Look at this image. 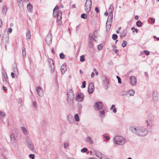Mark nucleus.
Wrapping results in <instances>:
<instances>
[{
	"instance_id": "4",
	"label": "nucleus",
	"mask_w": 159,
	"mask_h": 159,
	"mask_svg": "<svg viewBox=\"0 0 159 159\" xmlns=\"http://www.w3.org/2000/svg\"><path fill=\"white\" fill-rule=\"evenodd\" d=\"M92 2L91 0H86L84 6V9L86 12H89L91 10Z\"/></svg>"
},
{
	"instance_id": "18",
	"label": "nucleus",
	"mask_w": 159,
	"mask_h": 159,
	"mask_svg": "<svg viewBox=\"0 0 159 159\" xmlns=\"http://www.w3.org/2000/svg\"><path fill=\"white\" fill-rule=\"evenodd\" d=\"M110 9H111V11L109 13V16L110 15V16H111V18H112L113 16L112 11V10L113 9V6L112 5H111L110 6Z\"/></svg>"
},
{
	"instance_id": "37",
	"label": "nucleus",
	"mask_w": 159,
	"mask_h": 159,
	"mask_svg": "<svg viewBox=\"0 0 159 159\" xmlns=\"http://www.w3.org/2000/svg\"><path fill=\"white\" fill-rule=\"evenodd\" d=\"M144 53L147 55H148L150 54L149 52L147 50L144 51Z\"/></svg>"
},
{
	"instance_id": "42",
	"label": "nucleus",
	"mask_w": 159,
	"mask_h": 159,
	"mask_svg": "<svg viewBox=\"0 0 159 159\" xmlns=\"http://www.w3.org/2000/svg\"><path fill=\"white\" fill-rule=\"evenodd\" d=\"M17 2L19 6H20V4H21L22 1L21 0H17Z\"/></svg>"
},
{
	"instance_id": "13",
	"label": "nucleus",
	"mask_w": 159,
	"mask_h": 159,
	"mask_svg": "<svg viewBox=\"0 0 159 159\" xmlns=\"http://www.w3.org/2000/svg\"><path fill=\"white\" fill-rule=\"evenodd\" d=\"M95 153L96 156L100 158L103 155L102 153L99 151H96Z\"/></svg>"
},
{
	"instance_id": "57",
	"label": "nucleus",
	"mask_w": 159,
	"mask_h": 159,
	"mask_svg": "<svg viewBox=\"0 0 159 159\" xmlns=\"http://www.w3.org/2000/svg\"><path fill=\"white\" fill-rule=\"evenodd\" d=\"M4 76L5 78H6V77L7 78V75L6 73L5 75H4Z\"/></svg>"
},
{
	"instance_id": "39",
	"label": "nucleus",
	"mask_w": 159,
	"mask_h": 159,
	"mask_svg": "<svg viewBox=\"0 0 159 159\" xmlns=\"http://www.w3.org/2000/svg\"><path fill=\"white\" fill-rule=\"evenodd\" d=\"M131 30H132L134 32V30L136 33H137L138 32V30L137 29H136L134 27H132L131 28Z\"/></svg>"
},
{
	"instance_id": "17",
	"label": "nucleus",
	"mask_w": 159,
	"mask_h": 159,
	"mask_svg": "<svg viewBox=\"0 0 159 159\" xmlns=\"http://www.w3.org/2000/svg\"><path fill=\"white\" fill-rule=\"evenodd\" d=\"M31 38L30 32V31H28L27 32L26 34V39L27 40H30Z\"/></svg>"
},
{
	"instance_id": "45",
	"label": "nucleus",
	"mask_w": 159,
	"mask_h": 159,
	"mask_svg": "<svg viewBox=\"0 0 159 159\" xmlns=\"http://www.w3.org/2000/svg\"><path fill=\"white\" fill-rule=\"evenodd\" d=\"M100 114L102 116V115L104 116L105 114L104 111H100Z\"/></svg>"
},
{
	"instance_id": "21",
	"label": "nucleus",
	"mask_w": 159,
	"mask_h": 159,
	"mask_svg": "<svg viewBox=\"0 0 159 159\" xmlns=\"http://www.w3.org/2000/svg\"><path fill=\"white\" fill-rule=\"evenodd\" d=\"M115 107V105H112L111 106V110H113V112L114 113H116V112L117 111H116V109Z\"/></svg>"
},
{
	"instance_id": "41",
	"label": "nucleus",
	"mask_w": 159,
	"mask_h": 159,
	"mask_svg": "<svg viewBox=\"0 0 159 159\" xmlns=\"http://www.w3.org/2000/svg\"><path fill=\"white\" fill-rule=\"evenodd\" d=\"M85 85H86V81H84L83 82L82 87L83 88H85L86 87Z\"/></svg>"
},
{
	"instance_id": "59",
	"label": "nucleus",
	"mask_w": 159,
	"mask_h": 159,
	"mask_svg": "<svg viewBox=\"0 0 159 159\" xmlns=\"http://www.w3.org/2000/svg\"><path fill=\"white\" fill-rule=\"evenodd\" d=\"M146 122H147V123H148V124H147V126H150V124H149V123H148V120H147V121H146Z\"/></svg>"
},
{
	"instance_id": "40",
	"label": "nucleus",
	"mask_w": 159,
	"mask_h": 159,
	"mask_svg": "<svg viewBox=\"0 0 159 159\" xmlns=\"http://www.w3.org/2000/svg\"><path fill=\"white\" fill-rule=\"evenodd\" d=\"M116 78L118 79V83H121V79L120 78V77L119 76H116Z\"/></svg>"
},
{
	"instance_id": "46",
	"label": "nucleus",
	"mask_w": 159,
	"mask_h": 159,
	"mask_svg": "<svg viewBox=\"0 0 159 159\" xmlns=\"http://www.w3.org/2000/svg\"><path fill=\"white\" fill-rule=\"evenodd\" d=\"M107 157H105V156L103 155L102 157L100 158L101 159H106Z\"/></svg>"
},
{
	"instance_id": "60",
	"label": "nucleus",
	"mask_w": 159,
	"mask_h": 159,
	"mask_svg": "<svg viewBox=\"0 0 159 159\" xmlns=\"http://www.w3.org/2000/svg\"><path fill=\"white\" fill-rule=\"evenodd\" d=\"M52 52L53 53H54V49H53V48H52Z\"/></svg>"
},
{
	"instance_id": "35",
	"label": "nucleus",
	"mask_w": 159,
	"mask_h": 159,
	"mask_svg": "<svg viewBox=\"0 0 159 159\" xmlns=\"http://www.w3.org/2000/svg\"><path fill=\"white\" fill-rule=\"evenodd\" d=\"M7 11V8L6 7H3V9L2 12L4 13H5Z\"/></svg>"
},
{
	"instance_id": "2",
	"label": "nucleus",
	"mask_w": 159,
	"mask_h": 159,
	"mask_svg": "<svg viewBox=\"0 0 159 159\" xmlns=\"http://www.w3.org/2000/svg\"><path fill=\"white\" fill-rule=\"evenodd\" d=\"M59 7L56 6L54 9L53 15L54 17H57V22L58 25L61 24L62 13L61 11H58Z\"/></svg>"
},
{
	"instance_id": "33",
	"label": "nucleus",
	"mask_w": 159,
	"mask_h": 159,
	"mask_svg": "<svg viewBox=\"0 0 159 159\" xmlns=\"http://www.w3.org/2000/svg\"><path fill=\"white\" fill-rule=\"evenodd\" d=\"M22 54L23 57H24V56H25V48H23L22 49Z\"/></svg>"
},
{
	"instance_id": "62",
	"label": "nucleus",
	"mask_w": 159,
	"mask_h": 159,
	"mask_svg": "<svg viewBox=\"0 0 159 159\" xmlns=\"http://www.w3.org/2000/svg\"><path fill=\"white\" fill-rule=\"evenodd\" d=\"M25 2H29V0H23Z\"/></svg>"
},
{
	"instance_id": "26",
	"label": "nucleus",
	"mask_w": 159,
	"mask_h": 159,
	"mask_svg": "<svg viewBox=\"0 0 159 159\" xmlns=\"http://www.w3.org/2000/svg\"><path fill=\"white\" fill-rule=\"evenodd\" d=\"M142 23L140 21H138L136 23L137 25L139 27L141 26Z\"/></svg>"
},
{
	"instance_id": "50",
	"label": "nucleus",
	"mask_w": 159,
	"mask_h": 159,
	"mask_svg": "<svg viewBox=\"0 0 159 159\" xmlns=\"http://www.w3.org/2000/svg\"><path fill=\"white\" fill-rule=\"evenodd\" d=\"M2 89L4 91H6L7 90V88L6 87L3 86L2 87Z\"/></svg>"
},
{
	"instance_id": "25",
	"label": "nucleus",
	"mask_w": 159,
	"mask_h": 159,
	"mask_svg": "<svg viewBox=\"0 0 159 159\" xmlns=\"http://www.w3.org/2000/svg\"><path fill=\"white\" fill-rule=\"evenodd\" d=\"M85 60L84 56H81L80 57V61L81 62H83Z\"/></svg>"
},
{
	"instance_id": "14",
	"label": "nucleus",
	"mask_w": 159,
	"mask_h": 159,
	"mask_svg": "<svg viewBox=\"0 0 159 159\" xmlns=\"http://www.w3.org/2000/svg\"><path fill=\"white\" fill-rule=\"evenodd\" d=\"M27 7L28 10L30 12H31L33 9L32 6L31 5L30 3H29L27 4Z\"/></svg>"
},
{
	"instance_id": "30",
	"label": "nucleus",
	"mask_w": 159,
	"mask_h": 159,
	"mask_svg": "<svg viewBox=\"0 0 159 159\" xmlns=\"http://www.w3.org/2000/svg\"><path fill=\"white\" fill-rule=\"evenodd\" d=\"M127 42L126 41H124L122 43V46L123 47H125L126 46Z\"/></svg>"
},
{
	"instance_id": "34",
	"label": "nucleus",
	"mask_w": 159,
	"mask_h": 159,
	"mask_svg": "<svg viewBox=\"0 0 159 159\" xmlns=\"http://www.w3.org/2000/svg\"><path fill=\"white\" fill-rule=\"evenodd\" d=\"M60 57L61 59H63L65 58L64 54L63 53H61L60 54Z\"/></svg>"
},
{
	"instance_id": "16",
	"label": "nucleus",
	"mask_w": 159,
	"mask_h": 159,
	"mask_svg": "<svg viewBox=\"0 0 159 159\" xmlns=\"http://www.w3.org/2000/svg\"><path fill=\"white\" fill-rule=\"evenodd\" d=\"M127 34V31L125 30H123L120 33V36L121 37H124Z\"/></svg>"
},
{
	"instance_id": "6",
	"label": "nucleus",
	"mask_w": 159,
	"mask_h": 159,
	"mask_svg": "<svg viewBox=\"0 0 159 159\" xmlns=\"http://www.w3.org/2000/svg\"><path fill=\"white\" fill-rule=\"evenodd\" d=\"M46 41L48 45L51 44L52 42V36L51 34H48L46 37Z\"/></svg>"
},
{
	"instance_id": "15",
	"label": "nucleus",
	"mask_w": 159,
	"mask_h": 159,
	"mask_svg": "<svg viewBox=\"0 0 159 159\" xmlns=\"http://www.w3.org/2000/svg\"><path fill=\"white\" fill-rule=\"evenodd\" d=\"M86 141L91 144L93 143V141L90 137H88L86 139Z\"/></svg>"
},
{
	"instance_id": "51",
	"label": "nucleus",
	"mask_w": 159,
	"mask_h": 159,
	"mask_svg": "<svg viewBox=\"0 0 159 159\" xmlns=\"http://www.w3.org/2000/svg\"><path fill=\"white\" fill-rule=\"evenodd\" d=\"M94 76V73H93V72L92 73L91 75V77L93 78Z\"/></svg>"
},
{
	"instance_id": "12",
	"label": "nucleus",
	"mask_w": 159,
	"mask_h": 159,
	"mask_svg": "<svg viewBox=\"0 0 159 159\" xmlns=\"http://www.w3.org/2000/svg\"><path fill=\"white\" fill-rule=\"evenodd\" d=\"M66 63L63 64L61 67V71L62 74L65 73L66 70Z\"/></svg>"
},
{
	"instance_id": "8",
	"label": "nucleus",
	"mask_w": 159,
	"mask_h": 159,
	"mask_svg": "<svg viewBox=\"0 0 159 159\" xmlns=\"http://www.w3.org/2000/svg\"><path fill=\"white\" fill-rule=\"evenodd\" d=\"M84 96L82 93H80L77 95L75 99L78 102H80L83 101Z\"/></svg>"
},
{
	"instance_id": "1",
	"label": "nucleus",
	"mask_w": 159,
	"mask_h": 159,
	"mask_svg": "<svg viewBox=\"0 0 159 159\" xmlns=\"http://www.w3.org/2000/svg\"><path fill=\"white\" fill-rule=\"evenodd\" d=\"M130 130L133 133H135L137 135L140 136L146 135L148 133V130L146 129L139 127L136 128L131 127Z\"/></svg>"
},
{
	"instance_id": "53",
	"label": "nucleus",
	"mask_w": 159,
	"mask_h": 159,
	"mask_svg": "<svg viewBox=\"0 0 159 159\" xmlns=\"http://www.w3.org/2000/svg\"><path fill=\"white\" fill-rule=\"evenodd\" d=\"M2 22L1 19H0V27H1L2 26Z\"/></svg>"
},
{
	"instance_id": "36",
	"label": "nucleus",
	"mask_w": 159,
	"mask_h": 159,
	"mask_svg": "<svg viewBox=\"0 0 159 159\" xmlns=\"http://www.w3.org/2000/svg\"><path fill=\"white\" fill-rule=\"evenodd\" d=\"M35 155L34 154H30L29 155V157L31 158V159H34Z\"/></svg>"
},
{
	"instance_id": "63",
	"label": "nucleus",
	"mask_w": 159,
	"mask_h": 159,
	"mask_svg": "<svg viewBox=\"0 0 159 159\" xmlns=\"http://www.w3.org/2000/svg\"><path fill=\"white\" fill-rule=\"evenodd\" d=\"M120 33V31L119 30H118L116 31V33L117 34H119Z\"/></svg>"
},
{
	"instance_id": "64",
	"label": "nucleus",
	"mask_w": 159,
	"mask_h": 159,
	"mask_svg": "<svg viewBox=\"0 0 159 159\" xmlns=\"http://www.w3.org/2000/svg\"><path fill=\"white\" fill-rule=\"evenodd\" d=\"M33 103L34 105H36V102H34Z\"/></svg>"
},
{
	"instance_id": "29",
	"label": "nucleus",
	"mask_w": 159,
	"mask_h": 159,
	"mask_svg": "<svg viewBox=\"0 0 159 159\" xmlns=\"http://www.w3.org/2000/svg\"><path fill=\"white\" fill-rule=\"evenodd\" d=\"M98 49L99 50H102L103 48V45L101 44L98 45Z\"/></svg>"
},
{
	"instance_id": "23",
	"label": "nucleus",
	"mask_w": 159,
	"mask_h": 159,
	"mask_svg": "<svg viewBox=\"0 0 159 159\" xmlns=\"http://www.w3.org/2000/svg\"><path fill=\"white\" fill-rule=\"evenodd\" d=\"M75 120L76 121H78L79 120V118L78 114H76L74 116Z\"/></svg>"
},
{
	"instance_id": "9",
	"label": "nucleus",
	"mask_w": 159,
	"mask_h": 159,
	"mask_svg": "<svg viewBox=\"0 0 159 159\" xmlns=\"http://www.w3.org/2000/svg\"><path fill=\"white\" fill-rule=\"evenodd\" d=\"M94 86L93 83H90L89 84L88 91L90 94L92 93L94 90Z\"/></svg>"
},
{
	"instance_id": "49",
	"label": "nucleus",
	"mask_w": 159,
	"mask_h": 159,
	"mask_svg": "<svg viewBox=\"0 0 159 159\" xmlns=\"http://www.w3.org/2000/svg\"><path fill=\"white\" fill-rule=\"evenodd\" d=\"M11 77H12V78H15V76H14V73H13V72L11 73Z\"/></svg>"
},
{
	"instance_id": "38",
	"label": "nucleus",
	"mask_w": 159,
	"mask_h": 159,
	"mask_svg": "<svg viewBox=\"0 0 159 159\" xmlns=\"http://www.w3.org/2000/svg\"><path fill=\"white\" fill-rule=\"evenodd\" d=\"M6 115V114L3 112L0 111V116H4Z\"/></svg>"
},
{
	"instance_id": "61",
	"label": "nucleus",
	"mask_w": 159,
	"mask_h": 159,
	"mask_svg": "<svg viewBox=\"0 0 159 159\" xmlns=\"http://www.w3.org/2000/svg\"><path fill=\"white\" fill-rule=\"evenodd\" d=\"M80 74H83V72L81 70H80Z\"/></svg>"
},
{
	"instance_id": "44",
	"label": "nucleus",
	"mask_w": 159,
	"mask_h": 159,
	"mask_svg": "<svg viewBox=\"0 0 159 159\" xmlns=\"http://www.w3.org/2000/svg\"><path fill=\"white\" fill-rule=\"evenodd\" d=\"M93 71L95 72L96 75H97L98 74V72L97 71V70L95 68H94L93 69Z\"/></svg>"
},
{
	"instance_id": "19",
	"label": "nucleus",
	"mask_w": 159,
	"mask_h": 159,
	"mask_svg": "<svg viewBox=\"0 0 159 159\" xmlns=\"http://www.w3.org/2000/svg\"><path fill=\"white\" fill-rule=\"evenodd\" d=\"M16 138L14 134H12L11 135V142H14Z\"/></svg>"
},
{
	"instance_id": "22",
	"label": "nucleus",
	"mask_w": 159,
	"mask_h": 159,
	"mask_svg": "<svg viewBox=\"0 0 159 159\" xmlns=\"http://www.w3.org/2000/svg\"><path fill=\"white\" fill-rule=\"evenodd\" d=\"M21 129L24 134H27L28 132L25 128L24 127H22Z\"/></svg>"
},
{
	"instance_id": "52",
	"label": "nucleus",
	"mask_w": 159,
	"mask_h": 159,
	"mask_svg": "<svg viewBox=\"0 0 159 159\" xmlns=\"http://www.w3.org/2000/svg\"><path fill=\"white\" fill-rule=\"evenodd\" d=\"M8 31L10 33H11L12 31V29L11 28H9Z\"/></svg>"
},
{
	"instance_id": "10",
	"label": "nucleus",
	"mask_w": 159,
	"mask_h": 159,
	"mask_svg": "<svg viewBox=\"0 0 159 159\" xmlns=\"http://www.w3.org/2000/svg\"><path fill=\"white\" fill-rule=\"evenodd\" d=\"M130 81L133 85H135L137 83V80L136 78L134 76H131L130 77Z\"/></svg>"
},
{
	"instance_id": "56",
	"label": "nucleus",
	"mask_w": 159,
	"mask_h": 159,
	"mask_svg": "<svg viewBox=\"0 0 159 159\" xmlns=\"http://www.w3.org/2000/svg\"><path fill=\"white\" fill-rule=\"evenodd\" d=\"M106 139L107 140H108L110 139V137L109 136L106 137Z\"/></svg>"
},
{
	"instance_id": "55",
	"label": "nucleus",
	"mask_w": 159,
	"mask_h": 159,
	"mask_svg": "<svg viewBox=\"0 0 159 159\" xmlns=\"http://www.w3.org/2000/svg\"><path fill=\"white\" fill-rule=\"evenodd\" d=\"M135 19L136 20H137L139 19V16H135Z\"/></svg>"
},
{
	"instance_id": "7",
	"label": "nucleus",
	"mask_w": 159,
	"mask_h": 159,
	"mask_svg": "<svg viewBox=\"0 0 159 159\" xmlns=\"http://www.w3.org/2000/svg\"><path fill=\"white\" fill-rule=\"evenodd\" d=\"M103 104L101 102H97L94 104V107L97 110H99L102 108Z\"/></svg>"
},
{
	"instance_id": "27",
	"label": "nucleus",
	"mask_w": 159,
	"mask_h": 159,
	"mask_svg": "<svg viewBox=\"0 0 159 159\" xmlns=\"http://www.w3.org/2000/svg\"><path fill=\"white\" fill-rule=\"evenodd\" d=\"M81 17L84 19H86L87 18V16L85 14H83L81 15Z\"/></svg>"
},
{
	"instance_id": "20",
	"label": "nucleus",
	"mask_w": 159,
	"mask_h": 159,
	"mask_svg": "<svg viewBox=\"0 0 159 159\" xmlns=\"http://www.w3.org/2000/svg\"><path fill=\"white\" fill-rule=\"evenodd\" d=\"M108 23L109 22L108 21H107L106 23V28L107 30H110L111 26V24H109Z\"/></svg>"
},
{
	"instance_id": "32",
	"label": "nucleus",
	"mask_w": 159,
	"mask_h": 159,
	"mask_svg": "<svg viewBox=\"0 0 159 159\" xmlns=\"http://www.w3.org/2000/svg\"><path fill=\"white\" fill-rule=\"evenodd\" d=\"M88 151V149L86 148H84L81 150V152H84Z\"/></svg>"
},
{
	"instance_id": "28",
	"label": "nucleus",
	"mask_w": 159,
	"mask_h": 159,
	"mask_svg": "<svg viewBox=\"0 0 159 159\" xmlns=\"http://www.w3.org/2000/svg\"><path fill=\"white\" fill-rule=\"evenodd\" d=\"M134 93V91L133 90H130L129 92V93L131 96L133 95Z\"/></svg>"
},
{
	"instance_id": "43",
	"label": "nucleus",
	"mask_w": 159,
	"mask_h": 159,
	"mask_svg": "<svg viewBox=\"0 0 159 159\" xmlns=\"http://www.w3.org/2000/svg\"><path fill=\"white\" fill-rule=\"evenodd\" d=\"M68 145L69 144L68 143H65L64 144V147L65 148H67Z\"/></svg>"
},
{
	"instance_id": "11",
	"label": "nucleus",
	"mask_w": 159,
	"mask_h": 159,
	"mask_svg": "<svg viewBox=\"0 0 159 159\" xmlns=\"http://www.w3.org/2000/svg\"><path fill=\"white\" fill-rule=\"evenodd\" d=\"M36 92L39 96H41L43 95V91L40 87H37L36 88Z\"/></svg>"
},
{
	"instance_id": "5",
	"label": "nucleus",
	"mask_w": 159,
	"mask_h": 159,
	"mask_svg": "<svg viewBox=\"0 0 159 159\" xmlns=\"http://www.w3.org/2000/svg\"><path fill=\"white\" fill-rule=\"evenodd\" d=\"M68 100H71L74 98V95L73 90L71 89H69L68 90L67 93Z\"/></svg>"
},
{
	"instance_id": "31",
	"label": "nucleus",
	"mask_w": 159,
	"mask_h": 159,
	"mask_svg": "<svg viewBox=\"0 0 159 159\" xmlns=\"http://www.w3.org/2000/svg\"><path fill=\"white\" fill-rule=\"evenodd\" d=\"M112 38L114 40H116L117 38V35L116 34H113L112 36Z\"/></svg>"
},
{
	"instance_id": "3",
	"label": "nucleus",
	"mask_w": 159,
	"mask_h": 159,
	"mask_svg": "<svg viewBox=\"0 0 159 159\" xmlns=\"http://www.w3.org/2000/svg\"><path fill=\"white\" fill-rule=\"evenodd\" d=\"M114 142L119 145H122L125 143V140L122 136H117L114 139Z\"/></svg>"
},
{
	"instance_id": "48",
	"label": "nucleus",
	"mask_w": 159,
	"mask_h": 159,
	"mask_svg": "<svg viewBox=\"0 0 159 159\" xmlns=\"http://www.w3.org/2000/svg\"><path fill=\"white\" fill-rule=\"evenodd\" d=\"M95 10L97 13H98L99 12V9L98 7H95Z\"/></svg>"
},
{
	"instance_id": "54",
	"label": "nucleus",
	"mask_w": 159,
	"mask_h": 159,
	"mask_svg": "<svg viewBox=\"0 0 159 159\" xmlns=\"http://www.w3.org/2000/svg\"><path fill=\"white\" fill-rule=\"evenodd\" d=\"M155 20L154 19L152 18L151 19V21L152 23H154L155 22Z\"/></svg>"
},
{
	"instance_id": "58",
	"label": "nucleus",
	"mask_w": 159,
	"mask_h": 159,
	"mask_svg": "<svg viewBox=\"0 0 159 159\" xmlns=\"http://www.w3.org/2000/svg\"><path fill=\"white\" fill-rule=\"evenodd\" d=\"M104 14L105 15L107 16L108 15V13L107 12H106Z\"/></svg>"
},
{
	"instance_id": "47",
	"label": "nucleus",
	"mask_w": 159,
	"mask_h": 159,
	"mask_svg": "<svg viewBox=\"0 0 159 159\" xmlns=\"http://www.w3.org/2000/svg\"><path fill=\"white\" fill-rule=\"evenodd\" d=\"M48 61L51 63V64H53V61L51 59H49Z\"/></svg>"
},
{
	"instance_id": "24",
	"label": "nucleus",
	"mask_w": 159,
	"mask_h": 159,
	"mask_svg": "<svg viewBox=\"0 0 159 159\" xmlns=\"http://www.w3.org/2000/svg\"><path fill=\"white\" fill-rule=\"evenodd\" d=\"M28 147L30 149H31V150H33V145L31 143H29L28 144Z\"/></svg>"
}]
</instances>
